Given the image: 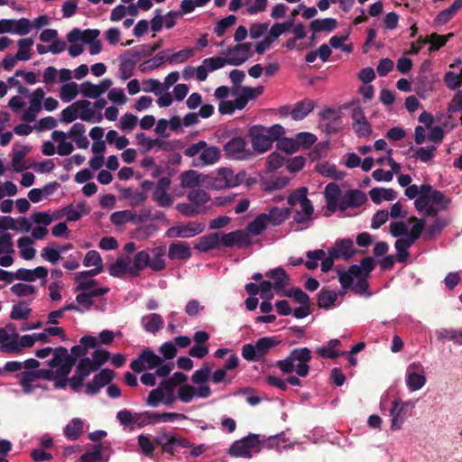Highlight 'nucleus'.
<instances>
[{"instance_id": "obj_18", "label": "nucleus", "mask_w": 462, "mask_h": 462, "mask_svg": "<svg viewBox=\"0 0 462 462\" xmlns=\"http://www.w3.org/2000/svg\"><path fill=\"white\" fill-rule=\"evenodd\" d=\"M191 249L189 243L184 241L172 242L169 245L168 257L174 260H189L191 257Z\"/></svg>"}, {"instance_id": "obj_20", "label": "nucleus", "mask_w": 462, "mask_h": 462, "mask_svg": "<svg viewBox=\"0 0 462 462\" xmlns=\"http://www.w3.org/2000/svg\"><path fill=\"white\" fill-rule=\"evenodd\" d=\"M324 195L328 211L335 212L337 209L341 197L339 186L335 182L328 183L325 188Z\"/></svg>"}, {"instance_id": "obj_27", "label": "nucleus", "mask_w": 462, "mask_h": 462, "mask_svg": "<svg viewBox=\"0 0 462 462\" xmlns=\"http://www.w3.org/2000/svg\"><path fill=\"white\" fill-rule=\"evenodd\" d=\"M13 152L12 166L14 170L18 172L26 170L27 166L24 162V158L29 153V146L18 147L17 145H14Z\"/></svg>"}, {"instance_id": "obj_30", "label": "nucleus", "mask_w": 462, "mask_h": 462, "mask_svg": "<svg viewBox=\"0 0 462 462\" xmlns=\"http://www.w3.org/2000/svg\"><path fill=\"white\" fill-rule=\"evenodd\" d=\"M291 215V209L288 208H278L273 207L268 213H266V217L268 218V223H271L273 226H280L286 219L289 218Z\"/></svg>"}, {"instance_id": "obj_43", "label": "nucleus", "mask_w": 462, "mask_h": 462, "mask_svg": "<svg viewBox=\"0 0 462 462\" xmlns=\"http://www.w3.org/2000/svg\"><path fill=\"white\" fill-rule=\"evenodd\" d=\"M86 102H74L69 106L64 108L60 113V121L63 123H72L79 117V108L87 106Z\"/></svg>"}, {"instance_id": "obj_28", "label": "nucleus", "mask_w": 462, "mask_h": 462, "mask_svg": "<svg viewBox=\"0 0 462 462\" xmlns=\"http://www.w3.org/2000/svg\"><path fill=\"white\" fill-rule=\"evenodd\" d=\"M315 107L314 101L311 99H304L295 104L294 108L291 111V117L294 120H301L306 117Z\"/></svg>"}, {"instance_id": "obj_11", "label": "nucleus", "mask_w": 462, "mask_h": 462, "mask_svg": "<svg viewBox=\"0 0 462 462\" xmlns=\"http://www.w3.org/2000/svg\"><path fill=\"white\" fill-rule=\"evenodd\" d=\"M426 383V377L423 374V368L419 363H412L407 368L406 384L410 391L414 392L421 389Z\"/></svg>"}, {"instance_id": "obj_57", "label": "nucleus", "mask_w": 462, "mask_h": 462, "mask_svg": "<svg viewBox=\"0 0 462 462\" xmlns=\"http://www.w3.org/2000/svg\"><path fill=\"white\" fill-rule=\"evenodd\" d=\"M97 371V367L92 364L89 357L80 358L77 366L76 373L79 374L84 380L93 372Z\"/></svg>"}, {"instance_id": "obj_41", "label": "nucleus", "mask_w": 462, "mask_h": 462, "mask_svg": "<svg viewBox=\"0 0 462 462\" xmlns=\"http://www.w3.org/2000/svg\"><path fill=\"white\" fill-rule=\"evenodd\" d=\"M450 219L447 217H437L432 224L427 227L425 240H429L441 233V231L449 224Z\"/></svg>"}, {"instance_id": "obj_14", "label": "nucleus", "mask_w": 462, "mask_h": 462, "mask_svg": "<svg viewBox=\"0 0 462 462\" xmlns=\"http://www.w3.org/2000/svg\"><path fill=\"white\" fill-rule=\"evenodd\" d=\"M111 85L112 80L110 79H102L98 85L85 81L80 85V92L85 97L97 99L107 91Z\"/></svg>"}, {"instance_id": "obj_4", "label": "nucleus", "mask_w": 462, "mask_h": 462, "mask_svg": "<svg viewBox=\"0 0 462 462\" xmlns=\"http://www.w3.org/2000/svg\"><path fill=\"white\" fill-rule=\"evenodd\" d=\"M29 347V335L22 337L19 334H9L5 328H0V349L5 353H17L22 348Z\"/></svg>"}, {"instance_id": "obj_39", "label": "nucleus", "mask_w": 462, "mask_h": 462, "mask_svg": "<svg viewBox=\"0 0 462 462\" xmlns=\"http://www.w3.org/2000/svg\"><path fill=\"white\" fill-rule=\"evenodd\" d=\"M83 431V421L79 418H74L65 427L64 435L70 440H77Z\"/></svg>"}, {"instance_id": "obj_50", "label": "nucleus", "mask_w": 462, "mask_h": 462, "mask_svg": "<svg viewBox=\"0 0 462 462\" xmlns=\"http://www.w3.org/2000/svg\"><path fill=\"white\" fill-rule=\"evenodd\" d=\"M158 423L157 412L146 411L143 412H135L134 425L138 428H143L147 425Z\"/></svg>"}, {"instance_id": "obj_29", "label": "nucleus", "mask_w": 462, "mask_h": 462, "mask_svg": "<svg viewBox=\"0 0 462 462\" xmlns=\"http://www.w3.org/2000/svg\"><path fill=\"white\" fill-rule=\"evenodd\" d=\"M267 225L268 218L266 213H261L252 222L248 223L245 232L249 236H260L267 228Z\"/></svg>"}, {"instance_id": "obj_7", "label": "nucleus", "mask_w": 462, "mask_h": 462, "mask_svg": "<svg viewBox=\"0 0 462 462\" xmlns=\"http://www.w3.org/2000/svg\"><path fill=\"white\" fill-rule=\"evenodd\" d=\"M204 229L205 224L197 221H190L185 225H179L170 227L166 231L165 236L169 238H189L202 233Z\"/></svg>"}, {"instance_id": "obj_47", "label": "nucleus", "mask_w": 462, "mask_h": 462, "mask_svg": "<svg viewBox=\"0 0 462 462\" xmlns=\"http://www.w3.org/2000/svg\"><path fill=\"white\" fill-rule=\"evenodd\" d=\"M202 63L208 68L209 71H214L218 69L223 68L226 64L232 65L237 64L236 60L231 59L230 57L222 58V57H211L204 59Z\"/></svg>"}, {"instance_id": "obj_37", "label": "nucleus", "mask_w": 462, "mask_h": 462, "mask_svg": "<svg viewBox=\"0 0 462 462\" xmlns=\"http://www.w3.org/2000/svg\"><path fill=\"white\" fill-rule=\"evenodd\" d=\"M280 340L275 337H263L259 338L255 342V346L257 348V354L260 359L265 356L268 352L280 344Z\"/></svg>"}, {"instance_id": "obj_24", "label": "nucleus", "mask_w": 462, "mask_h": 462, "mask_svg": "<svg viewBox=\"0 0 462 462\" xmlns=\"http://www.w3.org/2000/svg\"><path fill=\"white\" fill-rule=\"evenodd\" d=\"M221 243V236L219 233H211L209 235L203 236L199 238L194 248L199 252L207 253L212 249H215Z\"/></svg>"}, {"instance_id": "obj_48", "label": "nucleus", "mask_w": 462, "mask_h": 462, "mask_svg": "<svg viewBox=\"0 0 462 462\" xmlns=\"http://www.w3.org/2000/svg\"><path fill=\"white\" fill-rule=\"evenodd\" d=\"M167 61V57L165 55V51H160L153 58L149 59L139 65V69L143 73H146L154 69L160 67L162 63Z\"/></svg>"}, {"instance_id": "obj_38", "label": "nucleus", "mask_w": 462, "mask_h": 462, "mask_svg": "<svg viewBox=\"0 0 462 462\" xmlns=\"http://www.w3.org/2000/svg\"><path fill=\"white\" fill-rule=\"evenodd\" d=\"M331 249H336L339 258L342 257L344 260H349L356 254L351 239H339L336 242L335 247Z\"/></svg>"}, {"instance_id": "obj_23", "label": "nucleus", "mask_w": 462, "mask_h": 462, "mask_svg": "<svg viewBox=\"0 0 462 462\" xmlns=\"http://www.w3.org/2000/svg\"><path fill=\"white\" fill-rule=\"evenodd\" d=\"M19 228L29 232V219L24 217L18 219L7 216L0 217V232L6 229L17 230Z\"/></svg>"}, {"instance_id": "obj_63", "label": "nucleus", "mask_w": 462, "mask_h": 462, "mask_svg": "<svg viewBox=\"0 0 462 462\" xmlns=\"http://www.w3.org/2000/svg\"><path fill=\"white\" fill-rule=\"evenodd\" d=\"M135 65L136 62L129 56L123 58L119 66L122 79L126 80L133 76Z\"/></svg>"}, {"instance_id": "obj_62", "label": "nucleus", "mask_w": 462, "mask_h": 462, "mask_svg": "<svg viewBox=\"0 0 462 462\" xmlns=\"http://www.w3.org/2000/svg\"><path fill=\"white\" fill-rule=\"evenodd\" d=\"M436 150L437 147L435 145L420 147L417 149L412 157L426 163L430 162L435 157Z\"/></svg>"}, {"instance_id": "obj_15", "label": "nucleus", "mask_w": 462, "mask_h": 462, "mask_svg": "<svg viewBox=\"0 0 462 462\" xmlns=\"http://www.w3.org/2000/svg\"><path fill=\"white\" fill-rule=\"evenodd\" d=\"M25 368L26 370L17 374L16 376L19 378L20 383L23 387V391L25 393H29V359L25 360L23 363H20L17 361H10L6 362L4 369L6 372L14 373L21 370L22 368Z\"/></svg>"}, {"instance_id": "obj_46", "label": "nucleus", "mask_w": 462, "mask_h": 462, "mask_svg": "<svg viewBox=\"0 0 462 462\" xmlns=\"http://www.w3.org/2000/svg\"><path fill=\"white\" fill-rule=\"evenodd\" d=\"M134 219L135 211L131 209L116 211L110 216V221L116 226H123L127 222H132L134 224Z\"/></svg>"}, {"instance_id": "obj_33", "label": "nucleus", "mask_w": 462, "mask_h": 462, "mask_svg": "<svg viewBox=\"0 0 462 462\" xmlns=\"http://www.w3.org/2000/svg\"><path fill=\"white\" fill-rule=\"evenodd\" d=\"M143 326L147 332L155 334L163 327V319L160 314L152 313L146 315L142 319Z\"/></svg>"}, {"instance_id": "obj_31", "label": "nucleus", "mask_w": 462, "mask_h": 462, "mask_svg": "<svg viewBox=\"0 0 462 462\" xmlns=\"http://www.w3.org/2000/svg\"><path fill=\"white\" fill-rule=\"evenodd\" d=\"M205 177H208V175L199 174L193 170L184 171L180 175L181 186L183 188H194L199 185H203Z\"/></svg>"}, {"instance_id": "obj_44", "label": "nucleus", "mask_w": 462, "mask_h": 462, "mask_svg": "<svg viewBox=\"0 0 462 462\" xmlns=\"http://www.w3.org/2000/svg\"><path fill=\"white\" fill-rule=\"evenodd\" d=\"M44 96L45 93L41 88L31 93V122L34 121L36 115L42 110Z\"/></svg>"}, {"instance_id": "obj_45", "label": "nucleus", "mask_w": 462, "mask_h": 462, "mask_svg": "<svg viewBox=\"0 0 462 462\" xmlns=\"http://www.w3.org/2000/svg\"><path fill=\"white\" fill-rule=\"evenodd\" d=\"M340 345L341 342L339 339H331L328 343V347H319L317 349V353L319 356L323 358H337V356L346 354L345 352L339 353L338 351L336 350V348Z\"/></svg>"}, {"instance_id": "obj_35", "label": "nucleus", "mask_w": 462, "mask_h": 462, "mask_svg": "<svg viewBox=\"0 0 462 462\" xmlns=\"http://www.w3.org/2000/svg\"><path fill=\"white\" fill-rule=\"evenodd\" d=\"M166 252V248L163 245L156 246L152 249L151 254V269L154 272H160L165 269L166 263L163 258Z\"/></svg>"}, {"instance_id": "obj_2", "label": "nucleus", "mask_w": 462, "mask_h": 462, "mask_svg": "<svg viewBox=\"0 0 462 462\" xmlns=\"http://www.w3.org/2000/svg\"><path fill=\"white\" fill-rule=\"evenodd\" d=\"M311 357V351L308 347L295 348L285 359L277 361L276 366L285 374L295 371L299 376L306 377L310 371L308 363Z\"/></svg>"}, {"instance_id": "obj_51", "label": "nucleus", "mask_w": 462, "mask_h": 462, "mask_svg": "<svg viewBox=\"0 0 462 462\" xmlns=\"http://www.w3.org/2000/svg\"><path fill=\"white\" fill-rule=\"evenodd\" d=\"M220 149L217 146H206L200 152L199 159L203 162V164H214L220 158Z\"/></svg>"}, {"instance_id": "obj_53", "label": "nucleus", "mask_w": 462, "mask_h": 462, "mask_svg": "<svg viewBox=\"0 0 462 462\" xmlns=\"http://www.w3.org/2000/svg\"><path fill=\"white\" fill-rule=\"evenodd\" d=\"M211 367L208 363H204L200 369L195 371L191 375V382L196 384H203L210 380Z\"/></svg>"}, {"instance_id": "obj_5", "label": "nucleus", "mask_w": 462, "mask_h": 462, "mask_svg": "<svg viewBox=\"0 0 462 462\" xmlns=\"http://www.w3.org/2000/svg\"><path fill=\"white\" fill-rule=\"evenodd\" d=\"M260 438V435L250 433L242 439L235 441L229 448V454L236 457H251L252 450L262 442Z\"/></svg>"}, {"instance_id": "obj_1", "label": "nucleus", "mask_w": 462, "mask_h": 462, "mask_svg": "<svg viewBox=\"0 0 462 462\" xmlns=\"http://www.w3.org/2000/svg\"><path fill=\"white\" fill-rule=\"evenodd\" d=\"M284 134V128L281 125L271 127L253 125L248 129L247 135L251 140L253 149L258 153H263L272 148L273 142Z\"/></svg>"}, {"instance_id": "obj_10", "label": "nucleus", "mask_w": 462, "mask_h": 462, "mask_svg": "<svg viewBox=\"0 0 462 462\" xmlns=\"http://www.w3.org/2000/svg\"><path fill=\"white\" fill-rule=\"evenodd\" d=\"M116 374L113 370L105 368L97 374L91 382L88 383L86 386V393L88 395H96L99 393L101 388L109 384L115 378Z\"/></svg>"}, {"instance_id": "obj_64", "label": "nucleus", "mask_w": 462, "mask_h": 462, "mask_svg": "<svg viewBox=\"0 0 462 462\" xmlns=\"http://www.w3.org/2000/svg\"><path fill=\"white\" fill-rule=\"evenodd\" d=\"M79 94L78 85L75 82L64 84L60 88V98L64 102H70Z\"/></svg>"}, {"instance_id": "obj_16", "label": "nucleus", "mask_w": 462, "mask_h": 462, "mask_svg": "<svg viewBox=\"0 0 462 462\" xmlns=\"http://www.w3.org/2000/svg\"><path fill=\"white\" fill-rule=\"evenodd\" d=\"M19 51L15 56H6L3 60V67L5 70H10L15 65L16 60H29V38H23L18 41Z\"/></svg>"}, {"instance_id": "obj_40", "label": "nucleus", "mask_w": 462, "mask_h": 462, "mask_svg": "<svg viewBox=\"0 0 462 462\" xmlns=\"http://www.w3.org/2000/svg\"><path fill=\"white\" fill-rule=\"evenodd\" d=\"M130 259L128 257H118L108 268L109 274L113 277H122L129 273Z\"/></svg>"}, {"instance_id": "obj_32", "label": "nucleus", "mask_w": 462, "mask_h": 462, "mask_svg": "<svg viewBox=\"0 0 462 462\" xmlns=\"http://www.w3.org/2000/svg\"><path fill=\"white\" fill-rule=\"evenodd\" d=\"M301 210H296L294 216V221L298 224H305L311 219L314 212V208L310 199L305 198L304 200L300 201Z\"/></svg>"}, {"instance_id": "obj_52", "label": "nucleus", "mask_w": 462, "mask_h": 462, "mask_svg": "<svg viewBox=\"0 0 462 462\" xmlns=\"http://www.w3.org/2000/svg\"><path fill=\"white\" fill-rule=\"evenodd\" d=\"M60 216L56 213L51 216L46 211L34 212L31 214V225L35 224L37 226H48L52 223L53 219H57Z\"/></svg>"}, {"instance_id": "obj_58", "label": "nucleus", "mask_w": 462, "mask_h": 462, "mask_svg": "<svg viewBox=\"0 0 462 462\" xmlns=\"http://www.w3.org/2000/svg\"><path fill=\"white\" fill-rule=\"evenodd\" d=\"M10 318L14 320L27 319L29 318V304L25 300L14 304Z\"/></svg>"}, {"instance_id": "obj_25", "label": "nucleus", "mask_w": 462, "mask_h": 462, "mask_svg": "<svg viewBox=\"0 0 462 462\" xmlns=\"http://www.w3.org/2000/svg\"><path fill=\"white\" fill-rule=\"evenodd\" d=\"M252 48L251 42H241L237 43L232 48L228 49V54L236 53L237 55L230 57L233 60H236L237 64H233V66H240L245 63L249 59V52Z\"/></svg>"}, {"instance_id": "obj_42", "label": "nucleus", "mask_w": 462, "mask_h": 462, "mask_svg": "<svg viewBox=\"0 0 462 462\" xmlns=\"http://www.w3.org/2000/svg\"><path fill=\"white\" fill-rule=\"evenodd\" d=\"M337 294L330 290L322 289L318 294V306L320 309L329 310L334 307Z\"/></svg>"}, {"instance_id": "obj_8", "label": "nucleus", "mask_w": 462, "mask_h": 462, "mask_svg": "<svg viewBox=\"0 0 462 462\" xmlns=\"http://www.w3.org/2000/svg\"><path fill=\"white\" fill-rule=\"evenodd\" d=\"M234 177V171L228 168H219L216 174L208 175L204 178L203 186L214 189H221L231 187V180Z\"/></svg>"}, {"instance_id": "obj_19", "label": "nucleus", "mask_w": 462, "mask_h": 462, "mask_svg": "<svg viewBox=\"0 0 462 462\" xmlns=\"http://www.w3.org/2000/svg\"><path fill=\"white\" fill-rule=\"evenodd\" d=\"M110 289L108 287H101L93 289L88 291H79L80 292L76 296V301L79 305L84 307L87 310H90L94 301L93 297H99L108 293Z\"/></svg>"}, {"instance_id": "obj_54", "label": "nucleus", "mask_w": 462, "mask_h": 462, "mask_svg": "<svg viewBox=\"0 0 462 462\" xmlns=\"http://www.w3.org/2000/svg\"><path fill=\"white\" fill-rule=\"evenodd\" d=\"M436 336L439 341L448 339L462 344V331L459 330L443 328L436 331Z\"/></svg>"}, {"instance_id": "obj_13", "label": "nucleus", "mask_w": 462, "mask_h": 462, "mask_svg": "<svg viewBox=\"0 0 462 462\" xmlns=\"http://www.w3.org/2000/svg\"><path fill=\"white\" fill-rule=\"evenodd\" d=\"M367 201L365 192L359 189H348L341 197L337 209L346 211L349 208H358Z\"/></svg>"}, {"instance_id": "obj_34", "label": "nucleus", "mask_w": 462, "mask_h": 462, "mask_svg": "<svg viewBox=\"0 0 462 462\" xmlns=\"http://www.w3.org/2000/svg\"><path fill=\"white\" fill-rule=\"evenodd\" d=\"M337 26V22L335 18L316 19L310 23V29L313 32V33H318L320 32H330L334 31Z\"/></svg>"}, {"instance_id": "obj_17", "label": "nucleus", "mask_w": 462, "mask_h": 462, "mask_svg": "<svg viewBox=\"0 0 462 462\" xmlns=\"http://www.w3.org/2000/svg\"><path fill=\"white\" fill-rule=\"evenodd\" d=\"M100 32L97 29H87L81 31L79 28L72 29L67 34V40L70 43H74L81 40L84 43L89 44L97 40Z\"/></svg>"}, {"instance_id": "obj_3", "label": "nucleus", "mask_w": 462, "mask_h": 462, "mask_svg": "<svg viewBox=\"0 0 462 462\" xmlns=\"http://www.w3.org/2000/svg\"><path fill=\"white\" fill-rule=\"evenodd\" d=\"M75 364V356H69L67 348L64 346L54 348V356L48 361L49 366L58 368L56 371L58 377L65 378H68Z\"/></svg>"}, {"instance_id": "obj_49", "label": "nucleus", "mask_w": 462, "mask_h": 462, "mask_svg": "<svg viewBox=\"0 0 462 462\" xmlns=\"http://www.w3.org/2000/svg\"><path fill=\"white\" fill-rule=\"evenodd\" d=\"M122 194L125 199L129 200L132 207L139 206L145 202L148 199V196L145 192L135 191L131 188L124 189L122 190Z\"/></svg>"}, {"instance_id": "obj_22", "label": "nucleus", "mask_w": 462, "mask_h": 462, "mask_svg": "<svg viewBox=\"0 0 462 462\" xmlns=\"http://www.w3.org/2000/svg\"><path fill=\"white\" fill-rule=\"evenodd\" d=\"M265 275L273 280V289L276 292L283 290L290 282V277L282 267L271 269Z\"/></svg>"}, {"instance_id": "obj_12", "label": "nucleus", "mask_w": 462, "mask_h": 462, "mask_svg": "<svg viewBox=\"0 0 462 462\" xmlns=\"http://www.w3.org/2000/svg\"><path fill=\"white\" fill-rule=\"evenodd\" d=\"M409 402H402L400 400H394L392 403L390 415L393 417L391 429L393 430H401L404 420L410 415Z\"/></svg>"}, {"instance_id": "obj_26", "label": "nucleus", "mask_w": 462, "mask_h": 462, "mask_svg": "<svg viewBox=\"0 0 462 462\" xmlns=\"http://www.w3.org/2000/svg\"><path fill=\"white\" fill-rule=\"evenodd\" d=\"M369 196L374 204H380L383 200L392 201L397 198V192L393 189L374 188L369 190Z\"/></svg>"}, {"instance_id": "obj_21", "label": "nucleus", "mask_w": 462, "mask_h": 462, "mask_svg": "<svg viewBox=\"0 0 462 462\" xmlns=\"http://www.w3.org/2000/svg\"><path fill=\"white\" fill-rule=\"evenodd\" d=\"M148 267L151 268V255L147 251L143 250L134 254L129 273L132 276H138L141 271Z\"/></svg>"}, {"instance_id": "obj_9", "label": "nucleus", "mask_w": 462, "mask_h": 462, "mask_svg": "<svg viewBox=\"0 0 462 462\" xmlns=\"http://www.w3.org/2000/svg\"><path fill=\"white\" fill-rule=\"evenodd\" d=\"M221 245L225 247H249L253 245L251 236L245 230H235L221 236Z\"/></svg>"}, {"instance_id": "obj_55", "label": "nucleus", "mask_w": 462, "mask_h": 462, "mask_svg": "<svg viewBox=\"0 0 462 462\" xmlns=\"http://www.w3.org/2000/svg\"><path fill=\"white\" fill-rule=\"evenodd\" d=\"M412 241H408L405 238H398L395 241L394 246L397 251V261L404 263L409 257L408 249L412 245Z\"/></svg>"}, {"instance_id": "obj_59", "label": "nucleus", "mask_w": 462, "mask_h": 462, "mask_svg": "<svg viewBox=\"0 0 462 462\" xmlns=\"http://www.w3.org/2000/svg\"><path fill=\"white\" fill-rule=\"evenodd\" d=\"M236 20L237 19H236V15L230 14V15L217 21V23L213 30L214 33L218 37L223 36L229 27L236 24Z\"/></svg>"}, {"instance_id": "obj_56", "label": "nucleus", "mask_w": 462, "mask_h": 462, "mask_svg": "<svg viewBox=\"0 0 462 462\" xmlns=\"http://www.w3.org/2000/svg\"><path fill=\"white\" fill-rule=\"evenodd\" d=\"M142 360L147 365V368L152 370L161 365L163 363V359L157 356L151 349H144L141 352Z\"/></svg>"}, {"instance_id": "obj_60", "label": "nucleus", "mask_w": 462, "mask_h": 462, "mask_svg": "<svg viewBox=\"0 0 462 462\" xmlns=\"http://www.w3.org/2000/svg\"><path fill=\"white\" fill-rule=\"evenodd\" d=\"M282 295L289 298H293L294 300L300 303V305L311 304L309 295L306 292H304L300 288H292L284 291Z\"/></svg>"}, {"instance_id": "obj_61", "label": "nucleus", "mask_w": 462, "mask_h": 462, "mask_svg": "<svg viewBox=\"0 0 462 462\" xmlns=\"http://www.w3.org/2000/svg\"><path fill=\"white\" fill-rule=\"evenodd\" d=\"M152 200H154L160 207L162 208H169L173 203V199L168 191L164 189H159L155 187L152 193Z\"/></svg>"}, {"instance_id": "obj_6", "label": "nucleus", "mask_w": 462, "mask_h": 462, "mask_svg": "<svg viewBox=\"0 0 462 462\" xmlns=\"http://www.w3.org/2000/svg\"><path fill=\"white\" fill-rule=\"evenodd\" d=\"M223 151L227 158L235 160H245L252 155L251 151L246 147L245 138L241 136L232 137L224 145Z\"/></svg>"}, {"instance_id": "obj_36", "label": "nucleus", "mask_w": 462, "mask_h": 462, "mask_svg": "<svg viewBox=\"0 0 462 462\" xmlns=\"http://www.w3.org/2000/svg\"><path fill=\"white\" fill-rule=\"evenodd\" d=\"M462 8V0H455L447 9L442 10L436 17L435 23L439 25L448 23L453 16Z\"/></svg>"}]
</instances>
